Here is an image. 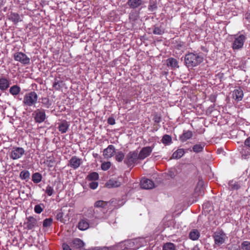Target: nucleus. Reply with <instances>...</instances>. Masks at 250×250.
I'll list each match as a JSON object with an SVG mask.
<instances>
[{
  "instance_id": "obj_24",
  "label": "nucleus",
  "mask_w": 250,
  "mask_h": 250,
  "mask_svg": "<svg viewBox=\"0 0 250 250\" xmlns=\"http://www.w3.org/2000/svg\"><path fill=\"white\" fill-rule=\"evenodd\" d=\"M167 65L168 66L171 67L172 68H177L179 67L178 61L176 59L170 58L167 60Z\"/></svg>"
},
{
  "instance_id": "obj_12",
  "label": "nucleus",
  "mask_w": 250,
  "mask_h": 250,
  "mask_svg": "<svg viewBox=\"0 0 250 250\" xmlns=\"http://www.w3.org/2000/svg\"><path fill=\"white\" fill-rule=\"evenodd\" d=\"M243 91L240 87H236L232 91V98L237 101H241L243 98Z\"/></svg>"
},
{
  "instance_id": "obj_26",
  "label": "nucleus",
  "mask_w": 250,
  "mask_h": 250,
  "mask_svg": "<svg viewBox=\"0 0 250 250\" xmlns=\"http://www.w3.org/2000/svg\"><path fill=\"white\" fill-rule=\"evenodd\" d=\"M121 183L115 179H110L107 183V186L108 188H117L121 186Z\"/></svg>"
},
{
  "instance_id": "obj_39",
  "label": "nucleus",
  "mask_w": 250,
  "mask_h": 250,
  "mask_svg": "<svg viewBox=\"0 0 250 250\" xmlns=\"http://www.w3.org/2000/svg\"><path fill=\"white\" fill-rule=\"evenodd\" d=\"M44 205L43 204H40L37 205L34 207V211L38 214L41 213L43 209Z\"/></svg>"
},
{
  "instance_id": "obj_15",
  "label": "nucleus",
  "mask_w": 250,
  "mask_h": 250,
  "mask_svg": "<svg viewBox=\"0 0 250 250\" xmlns=\"http://www.w3.org/2000/svg\"><path fill=\"white\" fill-rule=\"evenodd\" d=\"M10 85V81L5 77L0 78V90L4 91L8 89Z\"/></svg>"
},
{
  "instance_id": "obj_8",
  "label": "nucleus",
  "mask_w": 250,
  "mask_h": 250,
  "mask_svg": "<svg viewBox=\"0 0 250 250\" xmlns=\"http://www.w3.org/2000/svg\"><path fill=\"white\" fill-rule=\"evenodd\" d=\"M63 250H78V238H74L62 245Z\"/></svg>"
},
{
  "instance_id": "obj_21",
  "label": "nucleus",
  "mask_w": 250,
  "mask_h": 250,
  "mask_svg": "<svg viewBox=\"0 0 250 250\" xmlns=\"http://www.w3.org/2000/svg\"><path fill=\"white\" fill-rule=\"evenodd\" d=\"M89 227V224L88 220L85 218L81 219L79 221V229L85 230Z\"/></svg>"
},
{
  "instance_id": "obj_10",
  "label": "nucleus",
  "mask_w": 250,
  "mask_h": 250,
  "mask_svg": "<svg viewBox=\"0 0 250 250\" xmlns=\"http://www.w3.org/2000/svg\"><path fill=\"white\" fill-rule=\"evenodd\" d=\"M116 149L113 145H110L103 151V156L105 159H109L115 154Z\"/></svg>"
},
{
  "instance_id": "obj_56",
  "label": "nucleus",
  "mask_w": 250,
  "mask_h": 250,
  "mask_svg": "<svg viewBox=\"0 0 250 250\" xmlns=\"http://www.w3.org/2000/svg\"><path fill=\"white\" fill-rule=\"evenodd\" d=\"M88 250H100L98 248H95L89 249Z\"/></svg>"
},
{
  "instance_id": "obj_54",
  "label": "nucleus",
  "mask_w": 250,
  "mask_h": 250,
  "mask_svg": "<svg viewBox=\"0 0 250 250\" xmlns=\"http://www.w3.org/2000/svg\"><path fill=\"white\" fill-rule=\"evenodd\" d=\"M4 1L3 0H0V8L3 5Z\"/></svg>"
},
{
  "instance_id": "obj_9",
  "label": "nucleus",
  "mask_w": 250,
  "mask_h": 250,
  "mask_svg": "<svg viewBox=\"0 0 250 250\" xmlns=\"http://www.w3.org/2000/svg\"><path fill=\"white\" fill-rule=\"evenodd\" d=\"M34 120L36 123L43 122L46 119V114L44 109H37L35 112Z\"/></svg>"
},
{
  "instance_id": "obj_49",
  "label": "nucleus",
  "mask_w": 250,
  "mask_h": 250,
  "mask_svg": "<svg viewBox=\"0 0 250 250\" xmlns=\"http://www.w3.org/2000/svg\"><path fill=\"white\" fill-rule=\"evenodd\" d=\"M153 120L155 123H159L161 120V117L160 116H159L158 115L156 114L154 116Z\"/></svg>"
},
{
  "instance_id": "obj_30",
  "label": "nucleus",
  "mask_w": 250,
  "mask_h": 250,
  "mask_svg": "<svg viewBox=\"0 0 250 250\" xmlns=\"http://www.w3.org/2000/svg\"><path fill=\"white\" fill-rule=\"evenodd\" d=\"M41 103L42 104V106L47 108H50L52 105V102L47 97L42 98V99Z\"/></svg>"
},
{
  "instance_id": "obj_43",
  "label": "nucleus",
  "mask_w": 250,
  "mask_h": 250,
  "mask_svg": "<svg viewBox=\"0 0 250 250\" xmlns=\"http://www.w3.org/2000/svg\"><path fill=\"white\" fill-rule=\"evenodd\" d=\"M45 192L48 196H51L54 193V189L51 186L48 185L46 188Z\"/></svg>"
},
{
  "instance_id": "obj_52",
  "label": "nucleus",
  "mask_w": 250,
  "mask_h": 250,
  "mask_svg": "<svg viewBox=\"0 0 250 250\" xmlns=\"http://www.w3.org/2000/svg\"><path fill=\"white\" fill-rule=\"evenodd\" d=\"M62 215L63 213L62 212H59L56 216L57 219L58 220H60L61 221H62Z\"/></svg>"
},
{
  "instance_id": "obj_4",
  "label": "nucleus",
  "mask_w": 250,
  "mask_h": 250,
  "mask_svg": "<svg viewBox=\"0 0 250 250\" xmlns=\"http://www.w3.org/2000/svg\"><path fill=\"white\" fill-rule=\"evenodd\" d=\"M212 237L214 239V245L218 247H219L224 244L228 239V237L226 236V234L222 230H219L215 231Z\"/></svg>"
},
{
  "instance_id": "obj_16",
  "label": "nucleus",
  "mask_w": 250,
  "mask_h": 250,
  "mask_svg": "<svg viewBox=\"0 0 250 250\" xmlns=\"http://www.w3.org/2000/svg\"><path fill=\"white\" fill-rule=\"evenodd\" d=\"M58 128L60 132L62 133H64L66 132L69 127V124L66 121H62L58 124Z\"/></svg>"
},
{
  "instance_id": "obj_33",
  "label": "nucleus",
  "mask_w": 250,
  "mask_h": 250,
  "mask_svg": "<svg viewBox=\"0 0 250 250\" xmlns=\"http://www.w3.org/2000/svg\"><path fill=\"white\" fill-rule=\"evenodd\" d=\"M44 163L49 167H52L54 166L55 164V160L53 157H48L44 162Z\"/></svg>"
},
{
  "instance_id": "obj_45",
  "label": "nucleus",
  "mask_w": 250,
  "mask_h": 250,
  "mask_svg": "<svg viewBox=\"0 0 250 250\" xmlns=\"http://www.w3.org/2000/svg\"><path fill=\"white\" fill-rule=\"evenodd\" d=\"M153 33L155 35H162L164 33V30L160 27H155Z\"/></svg>"
},
{
  "instance_id": "obj_27",
  "label": "nucleus",
  "mask_w": 250,
  "mask_h": 250,
  "mask_svg": "<svg viewBox=\"0 0 250 250\" xmlns=\"http://www.w3.org/2000/svg\"><path fill=\"white\" fill-rule=\"evenodd\" d=\"M184 153L185 151L184 149L179 148L173 153L172 157L174 159H180L184 155Z\"/></svg>"
},
{
  "instance_id": "obj_2",
  "label": "nucleus",
  "mask_w": 250,
  "mask_h": 250,
  "mask_svg": "<svg viewBox=\"0 0 250 250\" xmlns=\"http://www.w3.org/2000/svg\"><path fill=\"white\" fill-rule=\"evenodd\" d=\"M38 99V95L35 91H31L25 94L23 100L24 106L31 107L35 106Z\"/></svg>"
},
{
  "instance_id": "obj_44",
  "label": "nucleus",
  "mask_w": 250,
  "mask_h": 250,
  "mask_svg": "<svg viewBox=\"0 0 250 250\" xmlns=\"http://www.w3.org/2000/svg\"><path fill=\"white\" fill-rule=\"evenodd\" d=\"M204 193V189L202 187H196L195 189V196H203Z\"/></svg>"
},
{
  "instance_id": "obj_47",
  "label": "nucleus",
  "mask_w": 250,
  "mask_h": 250,
  "mask_svg": "<svg viewBox=\"0 0 250 250\" xmlns=\"http://www.w3.org/2000/svg\"><path fill=\"white\" fill-rule=\"evenodd\" d=\"M157 5L154 2H150L149 5L148 6V10L150 11H153V10L156 9Z\"/></svg>"
},
{
  "instance_id": "obj_22",
  "label": "nucleus",
  "mask_w": 250,
  "mask_h": 250,
  "mask_svg": "<svg viewBox=\"0 0 250 250\" xmlns=\"http://www.w3.org/2000/svg\"><path fill=\"white\" fill-rule=\"evenodd\" d=\"M200 233L196 229H192L189 233V238L193 241L198 240L200 237Z\"/></svg>"
},
{
  "instance_id": "obj_35",
  "label": "nucleus",
  "mask_w": 250,
  "mask_h": 250,
  "mask_svg": "<svg viewBox=\"0 0 250 250\" xmlns=\"http://www.w3.org/2000/svg\"><path fill=\"white\" fill-rule=\"evenodd\" d=\"M87 178L89 181H96L99 178V174L97 172H93L88 175Z\"/></svg>"
},
{
  "instance_id": "obj_18",
  "label": "nucleus",
  "mask_w": 250,
  "mask_h": 250,
  "mask_svg": "<svg viewBox=\"0 0 250 250\" xmlns=\"http://www.w3.org/2000/svg\"><path fill=\"white\" fill-rule=\"evenodd\" d=\"M8 19L12 21L14 24H17L22 20L20 15L17 13L12 12L8 16Z\"/></svg>"
},
{
  "instance_id": "obj_25",
  "label": "nucleus",
  "mask_w": 250,
  "mask_h": 250,
  "mask_svg": "<svg viewBox=\"0 0 250 250\" xmlns=\"http://www.w3.org/2000/svg\"><path fill=\"white\" fill-rule=\"evenodd\" d=\"M21 89L18 85L12 86L9 89L10 93L14 96L19 95L21 92Z\"/></svg>"
},
{
  "instance_id": "obj_1",
  "label": "nucleus",
  "mask_w": 250,
  "mask_h": 250,
  "mask_svg": "<svg viewBox=\"0 0 250 250\" xmlns=\"http://www.w3.org/2000/svg\"><path fill=\"white\" fill-rule=\"evenodd\" d=\"M203 60V56L200 53H188L185 56V63L188 67H195L202 63Z\"/></svg>"
},
{
  "instance_id": "obj_48",
  "label": "nucleus",
  "mask_w": 250,
  "mask_h": 250,
  "mask_svg": "<svg viewBox=\"0 0 250 250\" xmlns=\"http://www.w3.org/2000/svg\"><path fill=\"white\" fill-rule=\"evenodd\" d=\"M229 186L230 187H231L233 189H237L238 188V185L235 183L233 182H229Z\"/></svg>"
},
{
  "instance_id": "obj_38",
  "label": "nucleus",
  "mask_w": 250,
  "mask_h": 250,
  "mask_svg": "<svg viewBox=\"0 0 250 250\" xmlns=\"http://www.w3.org/2000/svg\"><path fill=\"white\" fill-rule=\"evenodd\" d=\"M171 137L168 135H165L162 139V142L164 144H169L171 142Z\"/></svg>"
},
{
  "instance_id": "obj_50",
  "label": "nucleus",
  "mask_w": 250,
  "mask_h": 250,
  "mask_svg": "<svg viewBox=\"0 0 250 250\" xmlns=\"http://www.w3.org/2000/svg\"><path fill=\"white\" fill-rule=\"evenodd\" d=\"M107 123L109 125H113L115 124V121L113 118L110 117L107 120Z\"/></svg>"
},
{
  "instance_id": "obj_42",
  "label": "nucleus",
  "mask_w": 250,
  "mask_h": 250,
  "mask_svg": "<svg viewBox=\"0 0 250 250\" xmlns=\"http://www.w3.org/2000/svg\"><path fill=\"white\" fill-rule=\"evenodd\" d=\"M241 248L243 250H250V242L245 241L241 243Z\"/></svg>"
},
{
  "instance_id": "obj_14",
  "label": "nucleus",
  "mask_w": 250,
  "mask_h": 250,
  "mask_svg": "<svg viewBox=\"0 0 250 250\" xmlns=\"http://www.w3.org/2000/svg\"><path fill=\"white\" fill-rule=\"evenodd\" d=\"M26 220L25 224L26 225V228L28 229H32L37 226V221L34 217L29 216L26 218Z\"/></svg>"
},
{
  "instance_id": "obj_37",
  "label": "nucleus",
  "mask_w": 250,
  "mask_h": 250,
  "mask_svg": "<svg viewBox=\"0 0 250 250\" xmlns=\"http://www.w3.org/2000/svg\"><path fill=\"white\" fill-rule=\"evenodd\" d=\"M107 202L102 200L96 201L94 204V207L96 208H106Z\"/></svg>"
},
{
  "instance_id": "obj_6",
  "label": "nucleus",
  "mask_w": 250,
  "mask_h": 250,
  "mask_svg": "<svg viewBox=\"0 0 250 250\" xmlns=\"http://www.w3.org/2000/svg\"><path fill=\"white\" fill-rule=\"evenodd\" d=\"M25 154L24 149L21 147L15 146L10 153V157L13 160H17L21 158Z\"/></svg>"
},
{
  "instance_id": "obj_23",
  "label": "nucleus",
  "mask_w": 250,
  "mask_h": 250,
  "mask_svg": "<svg viewBox=\"0 0 250 250\" xmlns=\"http://www.w3.org/2000/svg\"><path fill=\"white\" fill-rule=\"evenodd\" d=\"M243 159H248L250 157V148L244 146L240 151Z\"/></svg>"
},
{
  "instance_id": "obj_7",
  "label": "nucleus",
  "mask_w": 250,
  "mask_h": 250,
  "mask_svg": "<svg viewBox=\"0 0 250 250\" xmlns=\"http://www.w3.org/2000/svg\"><path fill=\"white\" fill-rule=\"evenodd\" d=\"M14 59L15 61L20 62L24 65L29 64L30 59L24 53L18 52L14 54Z\"/></svg>"
},
{
  "instance_id": "obj_53",
  "label": "nucleus",
  "mask_w": 250,
  "mask_h": 250,
  "mask_svg": "<svg viewBox=\"0 0 250 250\" xmlns=\"http://www.w3.org/2000/svg\"><path fill=\"white\" fill-rule=\"evenodd\" d=\"M79 249L83 248L84 245V244L83 241L79 239Z\"/></svg>"
},
{
  "instance_id": "obj_36",
  "label": "nucleus",
  "mask_w": 250,
  "mask_h": 250,
  "mask_svg": "<svg viewBox=\"0 0 250 250\" xmlns=\"http://www.w3.org/2000/svg\"><path fill=\"white\" fill-rule=\"evenodd\" d=\"M115 155V159L118 162H121L125 158V154L122 151H118Z\"/></svg>"
},
{
  "instance_id": "obj_55",
  "label": "nucleus",
  "mask_w": 250,
  "mask_h": 250,
  "mask_svg": "<svg viewBox=\"0 0 250 250\" xmlns=\"http://www.w3.org/2000/svg\"><path fill=\"white\" fill-rule=\"evenodd\" d=\"M90 213L91 214V216H93L94 215V210L92 208H90L88 210Z\"/></svg>"
},
{
  "instance_id": "obj_51",
  "label": "nucleus",
  "mask_w": 250,
  "mask_h": 250,
  "mask_svg": "<svg viewBox=\"0 0 250 250\" xmlns=\"http://www.w3.org/2000/svg\"><path fill=\"white\" fill-rule=\"evenodd\" d=\"M245 146L250 148V137H248L245 141Z\"/></svg>"
},
{
  "instance_id": "obj_32",
  "label": "nucleus",
  "mask_w": 250,
  "mask_h": 250,
  "mask_svg": "<svg viewBox=\"0 0 250 250\" xmlns=\"http://www.w3.org/2000/svg\"><path fill=\"white\" fill-rule=\"evenodd\" d=\"M163 250H176V247L173 243L167 242L164 244Z\"/></svg>"
},
{
  "instance_id": "obj_17",
  "label": "nucleus",
  "mask_w": 250,
  "mask_h": 250,
  "mask_svg": "<svg viewBox=\"0 0 250 250\" xmlns=\"http://www.w3.org/2000/svg\"><path fill=\"white\" fill-rule=\"evenodd\" d=\"M143 0H128L127 4L131 8H136L143 4Z\"/></svg>"
},
{
  "instance_id": "obj_11",
  "label": "nucleus",
  "mask_w": 250,
  "mask_h": 250,
  "mask_svg": "<svg viewBox=\"0 0 250 250\" xmlns=\"http://www.w3.org/2000/svg\"><path fill=\"white\" fill-rule=\"evenodd\" d=\"M153 147L151 146H146L143 147L138 153L140 160H142L148 157L152 152Z\"/></svg>"
},
{
  "instance_id": "obj_3",
  "label": "nucleus",
  "mask_w": 250,
  "mask_h": 250,
  "mask_svg": "<svg viewBox=\"0 0 250 250\" xmlns=\"http://www.w3.org/2000/svg\"><path fill=\"white\" fill-rule=\"evenodd\" d=\"M138 160H140L138 152L137 151H132L126 155L124 163L128 167L133 166Z\"/></svg>"
},
{
  "instance_id": "obj_40",
  "label": "nucleus",
  "mask_w": 250,
  "mask_h": 250,
  "mask_svg": "<svg viewBox=\"0 0 250 250\" xmlns=\"http://www.w3.org/2000/svg\"><path fill=\"white\" fill-rule=\"evenodd\" d=\"M111 166V163L110 162H104L101 165V169L103 170L106 171L109 169Z\"/></svg>"
},
{
  "instance_id": "obj_13",
  "label": "nucleus",
  "mask_w": 250,
  "mask_h": 250,
  "mask_svg": "<svg viewBox=\"0 0 250 250\" xmlns=\"http://www.w3.org/2000/svg\"><path fill=\"white\" fill-rule=\"evenodd\" d=\"M141 188L144 189H152L154 187V183L150 179L143 178L141 181Z\"/></svg>"
},
{
  "instance_id": "obj_31",
  "label": "nucleus",
  "mask_w": 250,
  "mask_h": 250,
  "mask_svg": "<svg viewBox=\"0 0 250 250\" xmlns=\"http://www.w3.org/2000/svg\"><path fill=\"white\" fill-rule=\"evenodd\" d=\"M69 165L74 169L78 167V158L76 157H73L69 161Z\"/></svg>"
},
{
  "instance_id": "obj_41",
  "label": "nucleus",
  "mask_w": 250,
  "mask_h": 250,
  "mask_svg": "<svg viewBox=\"0 0 250 250\" xmlns=\"http://www.w3.org/2000/svg\"><path fill=\"white\" fill-rule=\"evenodd\" d=\"M53 222V219L51 218H46L43 221V227L47 228L51 226Z\"/></svg>"
},
{
  "instance_id": "obj_34",
  "label": "nucleus",
  "mask_w": 250,
  "mask_h": 250,
  "mask_svg": "<svg viewBox=\"0 0 250 250\" xmlns=\"http://www.w3.org/2000/svg\"><path fill=\"white\" fill-rule=\"evenodd\" d=\"M20 176L22 180L28 181L30 178V173L28 170H23L21 172Z\"/></svg>"
},
{
  "instance_id": "obj_5",
  "label": "nucleus",
  "mask_w": 250,
  "mask_h": 250,
  "mask_svg": "<svg viewBox=\"0 0 250 250\" xmlns=\"http://www.w3.org/2000/svg\"><path fill=\"white\" fill-rule=\"evenodd\" d=\"M246 39V38L244 35H235L232 45V49L233 50H238L242 48Z\"/></svg>"
},
{
  "instance_id": "obj_46",
  "label": "nucleus",
  "mask_w": 250,
  "mask_h": 250,
  "mask_svg": "<svg viewBox=\"0 0 250 250\" xmlns=\"http://www.w3.org/2000/svg\"><path fill=\"white\" fill-rule=\"evenodd\" d=\"M98 186V182H96V181H91L90 183H89V187L92 189H96L97 187Z\"/></svg>"
},
{
  "instance_id": "obj_19",
  "label": "nucleus",
  "mask_w": 250,
  "mask_h": 250,
  "mask_svg": "<svg viewBox=\"0 0 250 250\" xmlns=\"http://www.w3.org/2000/svg\"><path fill=\"white\" fill-rule=\"evenodd\" d=\"M63 84V82L62 80L58 78H55L52 86L55 90L59 91L62 88Z\"/></svg>"
},
{
  "instance_id": "obj_28",
  "label": "nucleus",
  "mask_w": 250,
  "mask_h": 250,
  "mask_svg": "<svg viewBox=\"0 0 250 250\" xmlns=\"http://www.w3.org/2000/svg\"><path fill=\"white\" fill-rule=\"evenodd\" d=\"M32 180L34 183L38 184L42 181V175L39 172H36L33 174Z\"/></svg>"
},
{
  "instance_id": "obj_29",
  "label": "nucleus",
  "mask_w": 250,
  "mask_h": 250,
  "mask_svg": "<svg viewBox=\"0 0 250 250\" xmlns=\"http://www.w3.org/2000/svg\"><path fill=\"white\" fill-rule=\"evenodd\" d=\"M205 144L204 143L196 144L193 146L192 150L196 153H199L202 152L203 150Z\"/></svg>"
},
{
  "instance_id": "obj_20",
  "label": "nucleus",
  "mask_w": 250,
  "mask_h": 250,
  "mask_svg": "<svg viewBox=\"0 0 250 250\" xmlns=\"http://www.w3.org/2000/svg\"><path fill=\"white\" fill-rule=\"evenodd\" d=\"M192 132L191 131H184L183 134L180 136L181 141L184 142L191 138L192 136Z\"/></svg>"
}]
</instances>
